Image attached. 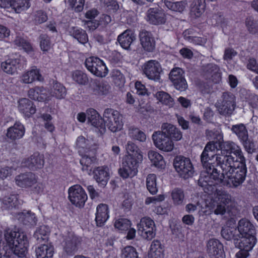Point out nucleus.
Returning <instances> with one entry per match:
<instances>
[{
    "mask_svg": "<svg viewBox=\"0 0 258 258\" xmlns=\"http://www.w3.org/2000/svg\"><path fill=\"white\" fill-rule=\"evenodd\" d=\"M69 33L81 43L85 44L88 41V35L84 30L73 27L70 29Z\"/></svg>",
    "mask_w": 258,
    "mask_h": 258,
    "instance_id": "nucleus-36",
    "label": "nucleus"
},
{
    "mask_svg": "<svg viewBox=\"0 0 258 258\" xmlns=\"http://www.w3.org/2000/svg\"><path fill=\"white\" fill-rule=\"evenodd\" d=\"M154 144L159 149L165 152L171 151L174 148L173 141L161 131L155 132L152 136Z\"/></svg>",
    "mask_w": 258,
    "mask_h": 258,
    "instance_id": "nucleus-9",
    "label": "nucleus"
},
{
    "mask_svg": "<svg viewBox=\"0 0 258 258\" xmlns=\"http://www.w3.org/2000/svg\"><path fill=\"white\" fill-rule=\"evenodd\" d=\"M173 165L180 176L184 179H187L193 175L194 167L189 158L181 156H176L174 160Z\"/></svg>",
    "mask_w": 258,
    "mask_h": 258,
    "instance_id": "nucleus-5",
    "label": "nucleus"
},
{
    "mask_svg": "<svg viewBox=\"0 0 258 258\" xmlns=\"http://www.w3.org/2000/svg\"><path fill=\"white\" fill-rule=\"evenodd\" d=\"M94 177L96 181L101 185L106 184L109 179V173L106 168L98 167L93 171Z\"/></svg>",
    "mask_w": 258,
    "mask_h": 258,
    "instance_id": "nucleus-31",
    "label": "nucleus"
},
{
    "mask_svg": "<svg viewBox=\"0 0 258 258\" xmlns=\"http://www.w3.org/2000/svg\"><path fill=\"white\" fill-rule=\"evenodd\" d=\"M109 217L108 206L101 204L97 207L95 221L97 226H102Z\"/></svg>",
    "mask_w": 258,
    "mask_h": 258,
    "instance_id": "nucleus-24",
    "label": "nucleus"
},
{
    "mask_svg": "<svg viewBox=\"0 0 258 258\" xmlns=\"http://www.w3.org/2000/svg\"><path fill=\"white\" fill-rule=\"evenodd\" d=\"M231 131L235 134L238 139L242 141L248 137V132L245 125L243 123L232 125Z\"/></svg>",
    "mask_w": 258,
    "mask_h": 258,
    "instance_id": "nucleus-37",
    "label": "nucleus"
},
{
    "mask_svg": "<svg viewBox=\"0 0 258 258\" xmlns=\"http://www.w3.org/2000/svg\"><path fill=\"white\" fill-rule=\"evenodd\" d=\"M14 216L24 225L33 226L36 224L37 219L34 214L30 211L18 212L15 213Z\"/></svg>",
    "mask_w": 258,
    "mask_h": 258,
    "instance_id": "nucleus-26",
    "label": "nucleus"
},
{
    "mask_svg": "<svg viewBox=\"0 0 258 258\" xmlns=\"http://www.w3.org/2000/svg\"><path fill=\"white\" fill-rule=\"evenodd\" d=\"M110 89V86L107 82L95 81L93 91L95 95H103L107 94L109 92Z\"/></svg>",
    "mask_w": 258,
    "mask_h": 258,
    "instance_id": "nucleus-38",
    "label": "nucleus"
},
{
    "mask_svg": "<svg viewBox=\"0 0 258 258\" xmlns=\"http://www.w3.org/2000/svg\"><path fill=\"white\" fill-rule=\"evenodd\" d=\"M3 208L7 210L16 208L19 204L18 197L17 195H11L5 196L2 199Z\"/></svg>",
    "mask_w": 258,
    "mask_h": 258,
    "instance_id": "nucleus-35",
    "label": "nucleus"
},
{
    "mask_svg": "<svg viewBox=\"0 0 258 258\" xmlns=\"http://www.w3.org/2000/svg\"><path fill=\"white\" fill-rule=\"evenodd\" d=\"M218 166L221 170L217 172L214 168L213 178L216 183H226L229 186L237 187L245 180L247 168L246 164L235 165L234 157L232 155H219L217 157Z\"/></svg>",
    "mask_w": 258,
    "mask_h": 258,
    "instance_id": "nucleus-1",
    "label": "nucleus"
},
{
    "mask_svg": "<svg viewBox=\"0 0 258 258\" xmlns=\"http://www.w3.org/2000/svg\"><path fill=\"white\" fill-rule=\"evenodd\" d=\"M219 155H224L222 154L213 155L211 153L207 152L203 150L201 155V161L203 167L207 170L209 174L213 177L212 171L214 168L216 169L217 172H218L220 168V166H218L217 157Z\"/></svg>",
    "mask_w": 258,
    "mask_h": 258,
    "instance_id": "nucleus-11",
    "label": "nucleus"
},
{
    "mask_svg": "<svg viewBox=\"0 0 258 258\" xmlns=\"http://www.w3.org/2000/svg\"><path fill=\"white\" fill-rule=\"evenodd\" d=\"M138 231L141 232L142 236L147 239L151 240L155 236V226L154 221L150 218L144 217L141 219L138 224Z\"/></svg>",
    "mask_w": 258,
    "mask_h": 258,
    "instance_id": "nucleus-10",
    "label": "nucleus"
},
{
    "mask_svg": "<svg viewBox=\"0 0 258 258\" xmlns=\"http://www.w3.org/2000/svg\"><path fill=\"white\" fill-rule=\"evenodd\" d=\"M136 39L134 33L131 30H126L119 35L117 38V41L120 46L124 49H130V46Z\"/></svg>",
    "mask_w": 258,
    "mask_h": 258,
    "instance_id": "nucleus-21",
    "label": "nucleus"
},
{
    "mask_svg": "<svg viewBox=\"0 0 258 258\" xmlns=\"http://www.w3.org/2000/svg\"><path fill=\"white\" fill-rule=\"evenodd\" d=\"M41 76L37 70H32L22 76V81L24 83H31L35 80H41Z\"/></svg>",
    "mask_w": 258,
    "mask_h": 258,
    "instance_id": "nucleus-46",
    "label": "nucleus"
},
{
    "mask_svg": "<svg viewBox=\"0 0 258 258\" xmlns=\"http://www.w3.org/2000/svg\"><path fill=\"white\" fill-rule=\"evenodd\" d=\"M20 67V60L19 59H9L1 64L3 71L9 75L14 74Z\"/></svg>",
    "mask_w": 258,
    "mask_h": 258,
    "instance_id": "nucleus-25",
    "label": "nucleus"
},
{
    "mask_svg": "<svg viewBox=\"0 0 258 258\" xmlns=\"http://www.w3.org/2000/svg\"><path fill=\"white\" fill-rule=\"evenodd\" d=\"M80 162L82 166V170L86 171L90 174L96 163V158L94 156L90 157L87 155H82Z\"/></svg>",
    "mask_w": 258,
    "mask_h": 258,
    "instance_id": "nucleus-32",
    "label": "nucleus"
},
{
    "mask_svg": "<svg viewBox=\"0 0 258 258\" xmlns=\"http://www.w3.org/2000/svg\"><path fill=\"white\" fill-rule=\"evenodd\" d=\"M221 234L223 238L227 240L233 239L236 246H237V242L240 238V236L238 233L236 229L229 226L222 227L221 231Z\"/></svg>",
    "mask_w": 258,
    "mask_h": 258,
    "instance_id": "nucleus-28",
    "label": "nucleus"
},
{
    "mask_svg": "<svg viewBox=\"0 0 258 258\" xmlns=\"http://www.w3.org/2000/svg\"><path fill=\"white\" fill-rule=\"evenodd\" d=\"M232 153H233L236 157V159L234 158L235 165H242L243 164H245V159L239 147L236 146Z\"/></svg>",
    "mask_w": 258,
    "mask_h": 258,
    "instance_id": "nucleus-56",
    "label": "nucleus"
},
{
    "mask_svg": "<svg viewBox=\"0 0 258 258\" xmlns=\"http://www.w3.org/2000/svg\"><path fill=\"white\" fill-rule=\"evenodd\" d=\"M116 228L120 230H126L131 226V222L127 219H119L114 223Z\"/></svg>",
    "mask_w": 258,
    "mask_h": 258,
    "instance_id": "nucleus-59",
    "label": "nucleus"
},
{
    "mask_svg": "<svg viewBox=\"0 0 258 258\" xmlns=\"http://www.w3.org/2000/svg\"><path fill=\"white\" fill-rule=\"evenodd\" d=\"M16 182L22 187L31 186L36 182L35 175L32 172L21 174L16 177Z\"/></svg>",
    "mask_w": 258,
    "mask_h": 258,
    "instance_id": "nucleus-20",
    "label": "nucleus"
},
{
    "mask_svg": "<svg viewBox=\"0 0 258 258\" xmlns=\"http://www.w3.org/2000/svg\"><path fill=\"white\" fill-rule=\"evenodd\" d=\"M146 185L148 190L151 194L154 195L157 193L156 176L154 174L148 175L146 179Z\"/></svg>",
    "mask_w": 258,
    "mask_h": 258,
    "instance_id": "nucleus-49",
    "label": "nucleus"
},
{
    "mask_svg": "<svg viewBox=\"0 0 258 258\" xmlns=\"http://www.w3.org/2000/svg\"><path fill=\"white\" fill-rule=\"evenodd\" d=\"M49 228L46 226H41L36 230L34 234V238L38 243L47 242L48 240Z\"/></svg>",
    "mask_w": 258,
    "mask_h": 258,
    "instance_id": "nucleus-33",
    "label": "nucleus"
},
{
    "mask_svg": "<svg viewBox=\"0 0 258 258\" xmlns=\"http://www.w3.org/2000/svg\"><path fill=\"white\" fill-rule=\"evenodd\" d=\"M69 6L74 8L75 11L81 12L84 8L85 0H68Z\"/></svg>",
    "mask_w": 258,
    "mask_h": 258,
    "instance_id": "nucleus-61",
    "label": "nucleus"
},
{
    "mask_svg": "<svg viewBox=\"0 0 258 258\" xmlns=\"http://www.w3.org/2000/svg\"><path fill=\"white\" fill-rule=\"evenodd\" d=\"M9 7H11L16 13H20L29 7V0H10Z\"/></svg>",
    "mask_w": 258,
    "mask_h": 258,
    "instance_id": "nucleus-40",
    "label": "nucleus"
},
{
    "mask_svg": "<svg viewBox=\"0 0 258 258\" xmlns=\"http://www.w3.org/2000/svg\"><path fill=\"white\" fill-rule=\"evenodd\" d=\"M15 44L22 46L23 49L27 52H31L33 50L31 44L23 39L18 38L15 41Z\"/></svg>",
    "mask_w": 258,
    "mask_h": 258,
    "instance_id": "nucleus-64",
    "label": "nucleus"
},
{
    "mask_svg": "<svg viewBox=\"0 0 258 258\" xmlns=\"http://www.w3.org/2000/svg\"><path fill=\"white\" fill-rule=\"evenodd\" d=\"M44 89L43 87H37L30 89L28 92V95L29 98L33 100H39V95H43V91ZM41 99L43 97H40Z\"/></svg>",
    "mask_w": 258,
    "mask_h": 258,
    "instance_id": "nucleus-53",
    "label": "nucleus"
},
{
    "mask_svg": "<svg viewBox=\"0 0 258 258\" xmlns=\"http://www.w3.org/2000/svg\"><path fill=\"white\" fill-rule=\"evenodd\" d=\"M24 133V125L20 122H16L13 126L8 129L7 136L12 140H16L22 138Z\"/></svg>",
    "mask_w": 258,
    "mask_h": 258,
    "instance_id": "nucleus-22",
    "label": "nucleus"
},
{
    "mask_svg": "<svg viewBox=\"0 0 258 258\" xmlns=\"http://www.w3.org/2000/svg\"><path fill=\"white\" fill-rule=\"evenodd\" d=\"M88 119L91 124L95 127H99L103 129V131L105 130V128L103 124V118H102L98 113L94 109H89L87 111Z\"/></svg>",
    "mask_w": 258,
    "mask_h": 258,
    "instance_id": "nucleus-29",
    "label": "nucleus"
},
{
    "mask_svg": "<svg viewBox=\"0 0 258 258\" xmlns=\"http://www.w3.org/2000/svg\"><path fill=\"white\" fill-rule=\"evenodd\" d=\"M206 0H194L190 8L191 12L196 17H199L204 12L206 8Z\"/></svg>",
    "mask_w": 258,
    "mask_h": 258,
    "instance_id": "nucleus-43",
    "label": "nucleus"
},
{
    "mask_svg": "<svg viewBox=\"0 0 258 258\" xmlns=\"http://www.w3.org/2000/svg\"><path fill=\"white\" fill-rule=\"evenodd\" d=\"M128 135L133 139L144 142L146 140V135L139 128L131 126L128 128Z\"/></svg>",
    "mask_w": 258,
    "mask_h": 258,
    "instance_id": "nucleus-44",
    "label": "nucleus"
},
{
    "mask_svg": "<svg viewBox=\"0 0 258 258\" xmlns=\"http://www.w3.org/2000/svg\"><path fill=\"white\" fill-rule=\"evenodd\" d=\"M147 20L151 24L160 25L165 22L164 14L158 8H150L147 12Z\"/></svg>",
    "mask_w": 258,
    "mask_h": 258,
    "instance_id": "nucleus-16",
    "label": "nucleus"
},
{
    "mask_svg": "<svg viewBox=\"0 0 258 258\" xmlns=\"http://www.w3.org/2000/svg\"><path fill=\"white\" fill-rule=\"evenodd\" d=\"M232 153H233L236 157V159L234 158L235 165H242L243 164H245V159L239 147L236 146Z\"/></svg>",
    "mask_w": 258,
    "mask_h": 258,
    "instance_id": "nucleus-57",
    "label": "nucleus"
},
{
    "mask_svg": "<svg viewBox=\"0 0 258 258\" xmlns=\"http://www.w3.org/2000/svg\"><path fill=\"white\" fill-rule=\"evenodd\" d=\"M240 241L237 242L238 246L239 249H245L250 250L256 242V238L255 235H247L240 236L239 238Z\"/></svg>",
    "mask_w": 258,
    "mask_h": 258,
    "instance_id": "nucleus-30",
    "label": "nucleus"
},
{
    "mask_svg": "<svg viewBox=\"0 0 258 258\" xmlns=\"http://www.w3.org/2000/svg\"><path fill=\"white\" fill-rule=\"evenodd\" d=\"M5 239L14 253L23 256L27 251L29 242L26 234L18 229L8 228L5 230Z\"/></svg>",
    "mask_w": 258,
    "mask_h": 258,
    "instance_id": "nucleus-2",
    "label": "nucleus"
},
{
    "mask_svg": "<svg viewBox=\"0 0 258 258\" xmlns=\"http://www.w3.org/2000/svg\"><path fill=\"white\" fill-rule=\"evenodd\" d=\"M37 258H52L54 253V248L50 243H42L36 248Z\"/></svg>",
    "mask_w": 258,
    "mask_h": 258,
    "instance_id": "nucleus-27",
    "label": "nucleus"
},
{
    "mask_svg": "<svg viewBox=\"0 0 258 258\" xmlns=\"http://www.w3.org/2000/svg\"><path fill=\"white\" fill-rule=\"evenodd\" d=\"M245 24L250 33L254 34L257 31L258 24L252 18H246Z\"/></svg>",
    "mask_w": 258,
    "mask_h": 258,
    "instance_id": "nucleus-60",
    "label": "nucleus"
},
{
    "mask_svg": "<svg viewBox=\"0 0 258 258\" xmlns=\"http://www.w3.org/2000/svg\"><path fill=\"white\" fill-rule=\"evenodd\" d=\"M207 252L212 258H223L224 253L223 244L216 239H210L207 244Z\"/></svg>",
    "mask_w": 258,
    "mask_h": 258,
    "instance_id": "nucleus-14",
    "label": "nucleus"
},
{
    "mask_svg": "<svg viewBox=\"0 0 258 258\" xmlns=\"http://www.w3.org/2000/svg\"><path fill=\"white\" fill-rule=\"evenodd\" d=\"M241 142H242L245 150L248 153H252L256 151L255 145L252 141L248 139V137L247 139L242 140Z\"/></svg>",
    "mask_w": 258,
    "mask_h": 258,
    "instance_id": "nucleus-62",
    "label": "nucleus"
},
{
    "mask_svg": "<svg viewBox=\"0 0 258 258\" xmlns=\"http://www.w3.org/2000/svg\"><path fill=\"white\" fill-rule=\"evenodd\" d=\"M121 258H139L135 248L132 246L125 247L121 251Z\"/></svg>",
    "mask_w": 258,
    "mask_h": 258,
    "instance_id": "nucleus-52",
    "label": "nucleus"
},
{
    "mask_svg": "<svg viewBox=\"0 0 258 258\" xmlns=\"http://www.w3.org/2000/svg\"><path fill=\"white\" fill-rule=\"evenodd\" d=\"M76 145L79 148L90 149L97 145L92 138H86L81 136L77 139Z\"/></svg>",
    "mask_w": 258,
    "mask_h": 258,
    "instance_id": "nucleus-42",
    "label": "nucleus"
},
{
    "mask_svg": "<svg viewBox=\"0 0 258 258\" xmlns=\"http://www.w3.org/2000/svg\"><path fill=\"white\" fill-rule=\"evenodd\" d=\"M139 37L141 44L145 50L151 52L154 49L155 42L150 32L143 30L140 32Z\"/></svg>",
    "mask_w": 258,
    "mask_h": 258,
    "instance_id": "nucleus-17",
    "label": "nucleus"
},
{
    "mask_svg": "<svg viewBox=\"0 0 258 258\" xmlns=\"http://www.w3.org/2000/svg\"><path fill=\"white\" fill-rule=\"evenodd\" d=\"M69 198L72 204L82 208L87 200V196L80 185H75L69 189Z\"/></svg>",
    "mask_w": 258,
    "mask_h": 258,
    "instance_id": "nucleus-8",
    "label": "nucleus"
},
{
    "mask_svg": "<svg viewBox=\"0 0 258 258\" xmlns=\"http://www.w3.org/2000/svg\"><path fill=\"white\" fill-rule=\"evenodd\" d=\"M161 131L172 141H178L182 138V134L180 130L170 123L162 124Z\"/></svg>",
    "mask_w": 258,
    "mask_h": 258,
    "instance_id": "nucleus-15",
    "label": "nucleus"
},
{
    "mask_svg": "<svg viewBox=\"0 0 258 258\" xmlns=\"http://www.w3.org/2000/svg\"><path fill=\"white\" fill-rule=\"evenodd\" d=\"M104 126H106L112 132L121 130L123 126L122 116L117 110L107 108L103 113Z\"/></svg>",
    "mask_w": 258,
    "mask_h": 258,
    "instance_id": "nucleus-3",
    "label": "nucleus"
},
{
    "mask_svg": "<svg viewBox=\"0 0 258 258\" xmlns=\"http://www.w3.org/2000/svg\"><path fill=\"white\" fill-rule=\"evenodd\" d=\"M184 194L182 189L175 188L171 192V197L175 205H181L183 203Z\"/></svg>",
    "mask_w": 258,
    "mask_h": 258,
    "instance_id": "nucleus-48",
    "label": "nucleus"
},
{
    "mask_svg": "<svg viewBox=\"0 0 258 258\" xmlns=\"http://www.w3.org/2000/svg\"><path fill=\"white\" fill-rule=\"evenodd\" d=\"M40 45L42 50L47 51L50 48V41L48 36L42 34L39 36Z\"/></svg>",
    "mask_w": 258,
    "mask_h": 258,
    "instance_id": "nucleus-55",
    "label": "nucleus"
},
{
    "mask_svg": "<svg viewBox=\"0 0 258 258\" xmlns=\"http://www.w3.org/2000/svg\"><path fill=\"white\" fill-rule=\"evenodd\" d=\"M85 66L90 72L97 77H104L108 73L105 63L98 57H90L87 58Z\"/></svg>",
    "mask_w": 258,
    "mask_h": 258,
    "instance_id": "nucleus-7",
    "label": "nucleus"
},
{
    "mask_svg": "<svg viewBox=\"0 0 258 258\" xmlns=\"http://www.w3.org/2000/svg\"><path fill=\"white\" fill-rule=\"evenodd\" d=\"M50 94L57 99H62L66 95L67 91L62 84L56 81H53Z\"/></svg>",
    "mask_w": 258,
    "mask_h": 258,
    "instance_id": "nucleus-34",
    "label": "nucleus"
},
{
    "mask_svg": "<svg viewBox=\"0 0 258 258\" xmlns=\"http://www.w3.org/2000/svg\"><path fill=\"white\" fill-rule=\"evenodd\" d=\"M126 150L128 155L135 157L138 160H142V155L141 152L137 146L132 141H128L125 146Z\"/></svg>",
    "mask_w": 258,
    "mask_h": 258,
    "instance_id": "nucleus-45",
    "label": "nucleus"
},
{
    "mask_svg": "<svg viewBox=\"0 0 258 258\" xmlns=\"http://www.w3.org/2000/svg\"><path fill=\"white\" fill-rule=\"evenodd\" d=\"M82 242V238L73 233H69L65 239L64 250L68 254L73 255L78 250Z\"/></svg>",
    "mask_w": 258,
    "mask_h": 258,
    "instance_id": "nucleus-13",
    "label": "nucleus"
},
{
    "mask_svg": "<svg viewBox=\"0 0 258 258\" xmlns=\"http://www.w3.org/2000/svg\"><path fill=\"white\" fill-rule=\"evenodd\" d=\"M73 79L80 85H86L88 82V78L86 74L81 71H76L73 73Z\"/></svg>",
    "mask_w": 258,
    "mask_h": 258,
    "instance_id": "nucleus-51",
    "label": "nucleus"
},
{
    "mask_svg": "<svg viewBox=\"0 0 258 258\" xmlns=\"http://www.w3.org/2000/svg\"><path fill=\"white\" fill-rule=\"evenodd\" d=\"M139 161L131 155H126L123 157L121 165L118 170L120 176L123 178L135 176L138 172Z\"/></svg>",
    "mask_w": 258,
    "mask_h": 258,
    "instance_id": "nucleus-4",
    "label": "nucleus"
},
{
    "mask_svg": "<svg viewBox=\"0 0 258 258\" xmlns=\"http://www.w3.org/2000/svg\"><path fill=\"white\" fill-rule=\"evenodd\" d=\"M44 161L42 155L34 154L22 162L23 166L32 170L40 169L43 166Z\"/></svg>",
    "mask_w": 258,
    "mask_h": 258,
    "instance_id": "nucleus-18",
    "label": "nucleus"
},
{
    "mask_svg": "<svg viewBox=\"0 0 258 258\" xmlns=\"http://www.w3.org/2000/svg\"><path fill=\"white\" fill-rule=\"evenodd\" d=\"M235 96L230 92H224L222 95V99L218 101L216 106L219 113L224 115H230L235 109Z\"/></svg>",
    "mask_w": 258,
    "mask_h": 258,
    "instance_id": "nucleus-6",
    "label": "nucleus"
},
{
    "mask_svg": "<svg viewBox=\"0 0 258 258\" xmlns=\"http://www.w3.org/2000/svg\"><path fill=\"white\" fill-rule=\"evenodd\" d=\"M166 7L170 10L178 12H182L185 8L187 3L185 2L181 1L178 2H172L168 3Z\"/></svg>",
    "mask_w": 258,
    "mask_h": 258,
    "instance_id": "nucleus-54",
    "label": "nucleus"
},
{
    "mask_svg": "<svg viewBox=\"0 0 258 258\" xmlns=\"http://www.w3.org/2000/svg\"><path fill=\"white\" fill-rule=\"evenodd\" d=\"M183 71L179 68H176L173 69L169 74V79L172 83L178 81V80H180L183 78Z\"/></svg>",
    "mask_w": 258,
    "mask_h": 258,
    "instance_id": "nucleus-58",
    "label": "nucleus"
},
{
    "mask_svg": "<svg viewBox=\"0 0 258 258\" xmlns=\"http://www.w3.org/2000/svg\"><path fill=\"white\" fill-rule=\"evenodd\" d=\"M156 97L160 102L169 107H172L173 105V99L166 92H158L156 94Z\"/></svg>",
    "mask_w": 258,
    "mask_h": 258,
    "instance_id": "nucleus-50",
    "label": "nucleus"
},
{
    "mask_svg": "<svg viewBox=\"0 0 258 258\" xmlns=\"http://www.w3.org/2000/svg\"><path fill=\"white\" fill-rule=\"evenodd\" d=\"M151 254L153 258H163V248L159 240H154L150 247Z\"/></svg>",
    "mask_w": 258,
    "mask_h": 258,
    "instance_id": "nucleus-47",
    "label": "nucleus"
},
{
    "mask_svg": "<svg viewBox=\"0 0 258 258\" xmlns=\"http://www.w3.org/2000/svg\"><path fill=\"white\" fill-rule=\"evenodd\" d=\"M237 228L238 233L240 236H252L255 234V230L254 226L246 219H241L238 222Z\"/></svg>",
    "mask_w": 258,
    "mask_h": 258,
    "instance_id": "nucleus-19",
    "label": "nucleus"
},
{
    "mask_svg": "<svg viewBox=\"0 0 258 258\" xmlns=\"http://www.w3.org/2000/svg\"><path fill=\"white\" fill-rule=\"evenodd\" d=\"M217 138H219L218 139V145L219 148L220 149L222 152H223L224 153L222 154L225 155H228L227 154H231L234 148H235L236 145L233 142H223L222 143L220 140L222 139V136L220 134H217L216 135Z\"/></svg>",
    "mask_w": 258,
    "mask_h": 258,
    "instance_id": "nucleus-41",
    "label": "nucleus"
},
{
    "mask_svg": "<svg viewBox=\"0 0 258 258\" xmlns=\"http://www.w3.org/2000/svg\"><path fill=\"white\" fill-rule=\"evenodd\" d=\"M144 73L149 79L158 80L160 78V74L162 71L159 63L154 60L148 61L144 65Z\"/></svg>",
    "mask_w": 258,
    "mask_h": 258,
    "instance_id": "nucleus-12",
    "label": "nucleus"
},
{
    "mask_svg": "<svg viewBox=\"0 0 258 258\" xmlns=\"http://www.w3.org/2000/svg\"><path fill=\"white\" fill-rule=\"evenodd\" d=\"M18 103L19 110L25 116L29 117L35 113V107L34 106L33 102L29 99L26 98H21L19 100Z\"/></svg>",
    "mask_w": 258,
    "mask_h": 258,
    "instance_id": "nucleus-23",
    "label": "nucleus"
},
{
    "mask_svg": "<svg viewBox=\"0 0 258 258\" xmlns=\"http://www.w3.org/2000/svg\"><path fill=\"white\" fill-rule=\"evenodd\" d=\"M148 157L153 165L158 167L162 168L165 166V162L163 157L157 152L150 150L148 152Z\"/></svg>",
    "mask_w": 258,
    "mask_h": 258,
    "instance_id": "nucleus-39",
    "label": "nucleus"
},
{
    "mask_svg": "<svg viewBox=\"0 0 258 258\" xmlns=\"http://www.w3.org/2000/svg\"><path fill=\"white\" fill-rule=\"evenodd\" d=\"M112 76L115 84L118 85H122L124 82V78L120 71L114 69L112 73Z\"/></svg>",
    "mask_w": 258,
    "mask_h": 258,
    "instance_id": "nucleus-63",
    "label": "nucleus"
}]
</instances>
